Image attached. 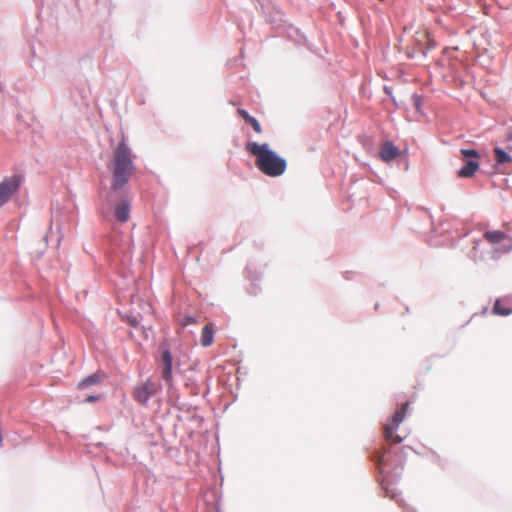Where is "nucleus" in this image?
Instances as JSON below:
<instances>
[{"mask_svg":"<svg viewBox=\"0 0 512 512\" xmlns=\"http://www.w3.org/2000/svg\"><path fill=\"white\" fill-rule=\"evenodd\" d=\"M386 452L383 451L377 456V463L380 467H385L387 464Z\"/></svg>","mask_w":512,"mask_h":512,"instance_id":"nucleus-19","label":"nucleus"},{"mask_svg":"<svg viewBox=\"0 0 512 512\" xmlns=\"http://www.w3.org/2000/svg\"><path fill=\"white\" fill-rule=\"evenodd\" d=\"M159 368L161 370V377L167 383L168 386H172V355L168 349L162 352Z\"/></svg>","mask_w":512,"mask_h":512,"instance_id":"nucleus-7","label":"nucleus"},{"mask_svg":"<svg viewBox=\"0 0 512 512\" xmlns=\"http://www.w3.org/2000/svg\"><path fill=\"white\" fill-rule=\"evenodd\" d=\"M237 113L238 115L248 124H250L253 128V130L257 133V134H261L262 133V127L260 125V123L258 122V120L252 116L249 115V113L244 110V109H241L239 108L237 110Z\"/></svg>","mask_w":512,"mask_h":512,"instance_id":"nucleus-12","label":"nucleus"},{"mask_svg":"<svg viewBox=\"0 0 512 512\" xmlns=\"http://www.w3.org/2000/svg\"><path fill=\"white\" fill-rule=\"evenodd\" d=\"M493 313L501 316H508L512 313V308L507 305L506 299H497L493 306Z\"/></svg>","mask_w":512,"mask_h":512,"instance_id":"nucleus-15","label":"nucleus"},{"mask_svg":"<svg viewBox=\"0 0 512 512\" xmlns=\"http://www.w3.org/2000/svg\"><path fill=\"white\" fill-rule=\"evenodd\" d=\"M399 155V149L392 142H385L380 150V158L384 162H390Z\"/></svg>","mask_w":512,"mask_h":512,"instance_id":"nucleus-8","label":"nucleus"},{"mask_svg":"<svg viewBox=\"0 0 512 512\" xmlns=\"http://www.w3.org/2000/svg\"><path fill=\"white\" fill-rule=\"evenodd\" d=\"M197 322L196 318L192 317V316H188L184 319L182 325L183 326H187V325H190V324H195Z\"/></svg>","mask_w":512,"mask_h":512,"instance_id":"nucleus-20","label":"nucleus"},{"mask_svg":"<svg viewBox=\"0 0 512 512\" xmlns=\"http://www.w3.org/2000/svg\"><path fill=\"white\" fill-rule=\"evenodd\" d=\"M479 245L480 240H474L472 250L469 254L470 258L475 262L483 259V253L479 250Z\"/></svg>","mask_w":512,"mask_h":512,"instance_id":"nucleus-17","label":"nucleus"},{"mask_svg":"<svg viewBox=\"0 0 512 512\" xmlns=\"http://www.w3.org/2000/svg\"><path fill=\"white\" fill-rule=\"evenodd\" d=\"M408 406V402L403 403L401 407L395 411L391 421L384 425L383 435L386 442L398 444L401 443L406 437V435H402L398 433V431L400 424L403 422L406 416Z\"/></svg>","mask_w":512,"mask_h":512,"instance_id":"nucleus-3","label":"nucleus"},{"mask_svg":"<svg viewBox=\"0 0 512 512\" xmlns=\"http://www.w3.org/2000/svg\"><path fill=\"white\" fill-rule=\"evenodd\" d=\"M245 150L255 157V165L264 175L275 178L285 173L287 160L273 151L268 143L249 141Z\"/></svg>","mask_w":512,"mask_h":512,"instance_id":"nucleus-1","label":"nucleus"},{"mask_svg":"<svg viewBox=\"0 0 512 512\" xmlns=\"http://www.w3.org/2000/svg\"><path fill=\"white\" fill-rule=\"evenodd\" d=\"M495 159L498 164H505L511 162V156L503 149L496 147L494 148Z\"/></svg>","mask_w":512,"mask_h":512,"instance_id":"nucleus-16","label":"nucleus"},{"mask_svg":"<svg viewBox=\"0 0 512 512\" xmlns=\"http://www.w3.org/2000/svg\"><path fill=\"white\" fill-rule=\"evenodd\" d=\"M104 378V374L100 372H96L94 374L89 375L85 379H83L78 384L79 389H85L92 385H97L101 383L102 379Z\"/></svg>","mask_w":512,"mask_h":512,"instance_id":"nucleus-13","label":"nucleus"},{"mask_svg":"<svg viewBox=\"0 0 512 512\" xmlns=\"http://www.w3.org/2000/svg\"><path fill=\"white\" fill-rule=\"evenodd\" d=\"M131 324H132L134 327H136V326L138 325V322H137L136 320H132V321H131Z\"/></svg>","mask_w":512,"mask_h":512,"instance_id":"nucleus-22","label":"nucleus"},{"mask_svg":"<svg viewBox=\"0 0 512 512\" xmlns=\"http://www.w3.org/2000/svg\"><path fill=\"white\" fill-rule=\"evenodd\" d=\"M99 400V396L97 395H90L86 398L85 402H96Z\"/></svg>","mask_w":512,"mask_h":512,"instance_id":"nucleus-21","label":"nucleus"},{"mask_svg":"<svg viewBox=\"0 0 512 512\" xmlns=\"http://www.w3.org/2000/svg\"><path fill=\"white\" fill-rule=\"evenodd\" d=\"M133 156L131 149L126 145L125 141H121L112 155L111 172L113 190H119L126 185L130 177L134 173Z\"/></svg>","mask_w":512,"mask_h":512,"instance_id":"nucleus-2","label":"nucleus"},{"mask_svg":"<svg viewBox=\"0 0 512 512\" xmlns=\"http://www.w3.org/2000/svg\"><path fill=\"white\" fill-rule=\"evenodd\" d=\"M115 217L119 222H127L130 217V204L127 200H122L115 207Z\"/></svg>","mask_w":512,"mask_h":512,"instance_id":"nucleus-9","label":"nucleus"},{"mask_svg":"<svg viewBox=\"0 0 512 512\" xmlns=\"http://www.w3.org/2000/svg\"><path fill=\"white\" fill-rule=\"evenodd\" d=\"M483 238L490 244H499L504 241H507V243H504L499 248H494L491 252V258L493 260H498L502 254L510 253L512 251V237L507 235L505 232L500 230H491L486 231L483 234Z\"/></svg>","mask_w":512,"mask_h":512,"instance_id":"nucleus-4","label":"nucleus"},{"mask_svg":"<svg viewBox=\"0 0 512 512\" xmlns=\"http://www.w3.org/2000/svg\"><path fill=\"white\" fill-rule=\"evenodd\" d=\"M480 165L479 162L474 160H469L465 163V165L458 170L457 176L459 178H470L474 176V174L479 169Z\"/></svg>","mask_w":512,"mask_h":512,"instance_id":"nucleus-10","label":"nucleus"},{"mask_svg":"<svg viewBox=\"0 0 512 512\" xmlns=\"http://www.w3.org/2000/svg\"><path fill=\"white\" fill-rule=\"evenodd\" d=\"M20 179L12 176L0 182V207L9 201L11 196L19 189Z\"/></svg>","mask_w":512,"mask_h":512,"instance_id":"nucleus-6","label":"nucleus"},{"mask_svg":"<svg viewBox=\"0 0 512 512\" xmlns=\"http://www.w3.org/2000/svg\"><path fill=\"white\" fill-rule=\"evenodd\" d=\"M461 154L468 158H479V153L474 149H462Z\"/></svg>","mask_w":512,"mask_h":512,"instance_id":"nucleus-18","label":"nucleus"},{"mask_svg":"<svg viewBox=\"0 0 512 512\" xmlns=\"http://www.w3.org/2000/svg\"><path fill=\"white\" fill-rule=\"evenodd\" d=\"M161 389L160 384L148 379L134 390V398L140 404H146L150 397L157 394Z\"/></svg>","mask_w":512,"mask_h":512,"instance_id":"nucleus-5","label":"nucleus"},{"mask_svg":"<svg viewBox=\"0 0 512 512\" xmlns=\"http://www.w3.org/2000/svg\"><path fill=\"white\" fill-rule=\"evenodd\" d=\"M415 41L420 45L419 51L422 54L426 53V50L422 47V45L424 43H427V45H428L427 49H429L430 47L433 46V43L430 40V34L426 30L417 31L416 34H415Z\"/></svg>","mask_w":512,"mask_h":512,"instance_id":"nucleus-14","label":"nucleus"},{"mask_svg":"<svg viewBox=\"0 0 512 512\" xmlns=\"http://www.w3.org/2000/svg\"><path fill=\"white\" fill-rule=\"evenodd\" d=\"M214 340V328L212 324H207L203 327L200 337V343L203 347H208Z\"/></svg>","mask_w":512,"mask_h":512,"instance_id":"nucleus-11","label":"nucleus"}]
</instances>
